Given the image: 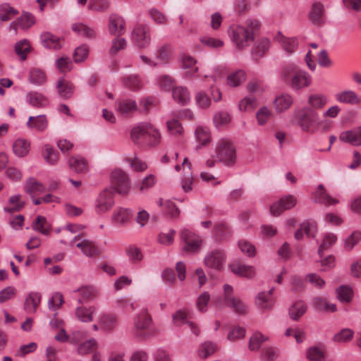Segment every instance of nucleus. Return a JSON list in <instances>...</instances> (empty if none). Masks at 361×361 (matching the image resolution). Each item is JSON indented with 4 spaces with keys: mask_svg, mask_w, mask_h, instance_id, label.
I'll list each match as a JSON object with an SVG mask.
<instances>
[{
    "mask_svg": "<svg viewBox=\"0 0 361 361\" xmlns=\"http://www.w3.org/2000/svg\"><path fill=\"white\" fill-rule=\"evenodd\" d=\"M159 207L162 208L163 212L171 217L176 218L178 216L180 211L176 207L174 203L169 200L160 198L157 202Z\"/></svg>",
    "mask_w": 361,
    "mask_h": 361,
    "instance_id": "obj_48",
    "label": "nucleus"
},
{
    "mask_svg": "<svg viewBox=\"0 0 361 361\" xmlns=\"http://www.w3.org/2000/svg\"><path fill=\"white\" fill-rule=\"evenodd\" d=\"M75 292L78 293V302L80 303L92 300L95 298L97 295L96 289L92 286H83L78 288Z\"/></svg>",
    "mask_w": 361,
    "mask_h": 361,
    "instance_id": "obj_49",
    "label": "nucleus"
},
{
    "mask_svg": "<svg viewBox=\"0 0 361 361\" xmlns=\"http://www.w3.org/2000/svg\"><path fill=\"white\" fill-rule=\"evenodd\" d=\"M257 98L250 94L238 102V107L240 112H251L257 107Z\"/></svg>",
    "mask_w": 361,
    "mask_h": 361,
    "instance_id": "obj_47",
    "label": "nucleus"
},
{
    "mask_svg": "<svg viewBox=\"0 0 361 361\" xmlns=\"http://www.w3.org/2000/svg\"><path fill=\"white\" fill-rule=\"evenodd\" d=\"M68 166L71 169L78 173L86 172L88 168L87 160L80 156L71 157L68 159Z\"/></svg>",
    "mask_w": 361,
    "mask_h": 361,
    "instance_id": "obj_40",
    "label": "nucleus"
},
{
    "mask_svg": "<svg viewBox=\"0 0 361 361\" xmlns=\"http://www.w3.org/2000/svg\"><path fill=\"white\" fill-rule=\"evenodd\" d=\"M126 23L124 19L116 15L111 14L109 18L108 29L111 35H121L124 33Z\"/></svg>",
    "mask_w": 361,
    "mask_h": 361,
    "instance_id": "obj_22",
    "label": "nucleus"
},
{
    "mask_svg": "<svg viewBox=\"0 0 361 361\" xmlns=\"http://www.w3.org/2000/svg\"><path fill=\"white\" fill-rule=\"evenodd\" d=\"M41 302V294L31 292L25 298L24 308L28 313H34Z\"/></svg>",
    "mask_w": 361,
    "mask_h": 361,
    "instance_id": "obj_35",
    "label": "nucleus"
},
{
    "mask_svg": "<svg viewBox=\"0 0 361 361\" xmlns=\"http://www.w3.org/2000/svg\"><path fill=\"white\" fill-rule=\"evenodd\" d=\"M28 80L32 84L42 85L45 83L47 77L42 70L32 68L30 70Z\"/></svg>",
    "mask_w": 361,
    "mask_h": 361,
    "instance_id": "obj_56",
    "label": "nucleus"
},
{
    "mask_svg": "<svg viewBox=\"0 0 361 361\" xmlns=\"http://www.w3.org/2000/svg\"><path fill=\"white\" fill-rule=\"evenodd\" d=\"M114 204L113 192L110 189L102 190L96 200L94 209L97 214H102L109 211Z\"/></svg>",
    "mask_w": 361,
    "mask_h": 361,
    "instance_id": "obj_15",
    "label": "nucleus"
},
{
    "mask_svg": "<svg viewBox=\"0 0 361 361\" xmlns=\"http://www.w3.org/2000/svg\"><path fill=\"white\" fill-rule=\"evenodd\" d=\"M173 55L172 49L169 45H163L158 47L155 51V58L159 64H167Z\"/></svg>",
    "mask_w": 361,
    "mask_h": 361,
    "instance_id": "obj_37",
    "label": "nucleus"
},
{
    "mask_svg": "<svg viewBox=\"0 0 361 361\" xmlns=\"http://www.w3.org/2000/svg\"><path fill=\"white\" fill-rule=\"evenodd\" d=\"M35 23V17L30 13H23L16 21L11 23L10 30H13L15 35L17 34V27L22 30H27Z\"/></svg>",
    "mask_w": 361,
    "mask_h": 361,
    "instance_id": "obj_23",
    "label": "nucleus"
},
{
    "mask_svg": "<svg viewBox=\"0 0 361 361\" xmlns=\"http://www.w3.org/2000/svg\"><path fill=\"white\" fill-rule=\"evenodd\" d=\"M149 16L150 17L151 20L157 25H164L167 24L168 22V18L160 10L152 8L149 10L148 11Z\"/></svg>",
    "mask_w": 361,
    "mask_h": 361,
    "instance_id": "obj_63",
    "label": "nucleus"
},
{
    "mask_svg": "<svg viewBox=\"0 0 361 361\" xmlns=\"http://www.w3.org/2000/svg\"><path fill=\"white\" fill-rule=\"evenodd\" d=\"M32 47L29 41L26 39H21L16 43L15 51L21 61H25L27 54L31 51Z\"/></svg>",
    "mask_w": 361,
    "mask_h": 361,
    "instance_id": "obj_51",
    "label": "nucleus"
},
{
    "mask_svg": "<svg viewBox=\"0 0 361 361\" xmlns=\"http://www.w3.org/2000/svg\"><path fill=\"white\" fill-rule=\"evenodd\" d=\"M312 305L316 310L326 313H333L337 311L335 304L330 303L326 298L320 296L313 298Z\"/></svg>",
    "mask_w": 361,
    "mask_h": 361,
    "instance_id": "obj_33",
    "label": "nucleus"
},
{
    "mask_svg": "<svg viewBox=\"0 0 361 361\" xmlns=\"http://www.w3.org/2000/svg\"><path fill=\"white\" fill-rule=\"evenodd\" d=\"M281 78L295 91L308 87L312 82V76L295 65L284 67L281 72Z\"/></svg>",
    "mask_w": 361,
    "mask_h": 361,
    "instance_id": "obj_3",
    "label": "nucleus"
},
{
    "mask_svg": "<svg viewBox=\"0 0 361 361\" xmlns=\"http://www.w3.org/2000/svg\"><path fill=\"white\" fill-rule=\"evenodd\" d=\"M328 97L322 92H314L308 94L307 105L301 109L298 124L302 131L313 133L316 126L319 123V111L322 110L328 103Z\"/></svg>",
    "mask_w": 361,
    "mask_h": 361,
    "instance_id": "obj_1",
    "label": "nucleus"
},
{
    "mask_svg": "<svg viewBox=\"0 0 361 361\" xmlns=\"http://www.w3.org/2000/svg\"><path fill=\"white\" fill-rule=\"evenodd\" d=\"M118 323V317L114 313H104L99 317L100 328L106 332L115 329Z\"/></svg>",
    "mask_w": 361,
    "mask_h": 361,
    "instance_id": "obj_20",
    "label": "nucleus"
},
{
    "mask_svg": "<svg viewBox=\"0 0 361 361\" xmlns=\"http://www.w3.org/2000/svg\"><path fill=\"white\" fill-rule=\"evenodd\" d=\"M309 361H325L324 351L319 347L310 348L306 353Z\"/></svg>",
    "mask_w": 361,
    "mask_h": 361,
    "instance_id": "obj_64",
    "label": "nucleus"
},
{
    "mask_svg": "<svg viewBox=\"0 0 361 361\" xmlns=\"http://www.w3.org/2000/svg\"><path fill=\"white\" fill-rule=\"evenodd\" d=\"M98 342L94 338L87 339L79 343L76 347V352L80 355H87L96 350Z\"/></svg>",
    "mask_w": 361,
    "mask_h": 361,
    "instance_id": "obj_39",
    "label": "nucleus"
},
{
    "mask_svg": "<svg viewBox=\"0 0 361 361\" xmlns=\"http://www.w3.org/2000/svg\"><path fill=\"white\" fill-rule=\"evenodd\" d=\"M25 201L20 194L11 196L8 200L7 205L4 208L5 212H15L20 211L25 206Z\"/></svg>",
    "mask_w": 361,
    "mask_h": 361,
    "instance_id": "obj_30",
    "label": "nucleus"
},
{
    "mask_svg": "<svg viewBox=\"0 0 361 361\" xmlns=\"http://www.w3.org/2000/svg\"><path fill=\"white\" fill-rule=\"evenodd\" d=\"M339 140L354 147L361 146V126L341 132L339 135Z\"/></svg>",
    "mask_w": 361,
    "mask_h": 361,
    "instance_id": "obj_16",
    "label": "nucleus"
},
{
    "mask_svg": "<svg viewBox=\"0 0 361 361\" xmlns=\"http://www.w3.org/2000/svg\"><path fill=\"white\" fill-rule=\"evenodd\" d=\"M71 247L79 248L82 253L89 257L98 255L99 254V248L94 242L85 238L80 234L75 235L70 243Z\"/></svg>",
    "mask_w": 361,
    "mask_h": 361,
    "instance_id": "obj_12",
    "label": "nucleus"
},
{
    "mask_svg": "<svg viewBox=\"0 0 361 361\" xmlns=\"http://www.w3.org/2000/svg\"><path fill=\"white\" fill-rule=\"evenodd\" d=\"M215 152L219 161L226 165L233 164L235 161V147L228 138H221L216 142Z\"/></svg>",
    "mask_w": 361,
    "mask_h": 361,
    "instance_id": "obj_5",
    "label": "nucleus"
},
{
    "mask_svg": "<svg viewBox=\"0 0 361 361\" xmlns=\"http://www.w3.org/2000/svg\"><path fill=\"white\" fill-rule=\"evenodd\" d=\"M275 300L269 297L268 293H259L255 298V304L262 310H270L274 305Z\"/></svg>",
    "mask_w": 361,
    "mask_h": 361,
    "instance_id": "obj_41",
    "label": "nucleus"
},
{
    "mask_svg": "<svg viewBox=\"0 0 361 361\" xmlns=\"http://www.w3.org/2000/svg\"><path fill=\"white\" fill-rule=\"evenodd\" d=\"M56 90L59 95L63 99L70 98L73 92L72 84L63 78H61L56 82Z\"/></svg>",
    "mask_w": 361,
    "mask_h": 361,
    "instance_id": "obj_38",
    "label": "nucleus"
},
{
    "mask_svg": "<svg viewBox=\"0 0 361 361\" xmlns=\"http://www.w3.org/2000/svg\"><path fill=\"white\" fill-rule=\"evenodd\" d=\"M195 136L200 146L206 145L211 141V134L207 127L197 126L195 131Z\"/></svg>",
    "mask_w": 361,
    "mask_h": 361,
    "instance_id": "obj_52",
    "label": "nucleus"
},
{
    "mask_svg": "<svg viewBox=\"0 0 361 361\" xmlns=\"http://www.w3.org/2000/svg\"><path fill=\"white\" fill-rule=\"evenodd\" d=\"M273 116L272 110L267 106H261L255 114L257 125L260 126H265Z\"/></svg>",
    "mask_w": 361,
    "mask_h": 361,
    "instance_id": "obj_50",
    "label": "nucleus"
},
{
    "mask_svg": "<svg viewBox=\"0 0 361 361\" xmlns=\"http://www.w3.org/2000/svg\"><path fill=\"white\" fill-rule=\"evenodd\" d=\"M34 230L40 232L44 235H47L50 231V224L47 219L42 216H38L32 224Z\"/></svg>",
    "mask_w": 361,
    "mask_h": 361,
    "instance_id": "obj_61",
    "label": "nucleus"
},
{
    "mask_svg": "<svg viewBox=\"0 0 361 361\" xmlns=\"http://www.w3.org/2000/svg\"><path fill=\"white\" fill-rule=\"evenodd\" d=\"M233 42L239 49L247 47L254 39L252 32L243 25H233L228 30Z\"/></svg>",
    "mask_w": 361,
    "mask_h": 361,
    "instance_id": "obj_6",
    "label": "nucleus"
},
{
    "mask_svg": "<svg viewBox=\"0 0 361 361\" xmlns=\"http://www.w3.org/2000/svg\"><path fill=\"white\" fill-rule=\"evenodd\" d=\"M293 97L289 93H281L277 95L273 101L276 112L279 114L288 111L293 104Z\"/></svg>",
    "mask_w": 361,
    "mask_h": 361,
    "instance_id": "obj_17",
    "label": "nucleus"
},
{
    "mask_svg": "<svg viewBox=\"0 0 361 361\" xmlns=\"http://www.w3.org/2000/svg\"><path fill=\"white\" fill-rule=\"evenodd\" d=\"M231 271L240 276L252 279L255 275V269L251 265L242 264L239 262H234L229 264Z\"/></svg>",
    "mask_w": 361,
    "mask_h": 361,
    "instance_id": "obj_24",
    "label": "nucleus"
},
{
    "mask_svg": "<svg viewBox=\"0 0 361 361\" xmlns=\"http://www.w3.org/2000/svg\"><path fill=\"white\" fill-rule=\"evenodd\" d=\"M269 340L267 335L262 334L259 331L255 332L250 338L249 348L251 350H257L261 345Z\"/></svg>",
    "mask_w": 361,
    "mask_h": 361,
    "instance_id": "obj_62",
    "label": "nucleus"
},
{
    "mask_svg": "<svg viewBox=\"0 0 361 361\" xmlns=\"http://www.w3.org/2000/svg\"><path fill=\"white\" fill-rule=\"evenodd\" d=\"M116 110L122 115H128L137 110V104L133 99H121L116 102Z\"/></svg>",
    "mask_w": 361,
    "mask_h": 361,
    "instance_id": "obj_29",
    "label": "nucleus"
},
{
    "mask_svg": "<svg viewBox=\"0 0 361 361\" xmlns=\"http://www.w3.org/2000/svg\"><path fill=\"white\" fill-rule=\"evenodd\" d=\"M276 39L281 43L283 49L289 54L293 53L298 47V41L295 37H286L279 33Z\"/></svg>",
    "mask_w": 361,
    "mask_h": 361,
    "instance_id": "obj_54",
    "label": "nucleus"
},
{
    "mask_svg": "<svg viewBox=\"0 0 361 361\" xmlns=\"http://www.w3.org/2000/svg\"><path fill=\"white\" fill-rule=\"evenodd\" d=\"M226 261L225 252L221 249H214L208 252L204 258V264L207 267L217 271L223 269Z\"/></svg>",
    "mask_w": 361,
    "mask_h": 361,
    "instance_id": "obj_13",
    "label": "nucleus"
},
{
    "mask_svg": "<svg viewBox=\"0 0 361 361\" xmlns=\"http://www.w3.org/2000/svg\"><path fill=\"white\" fill-rule=\"evenodd\" d=\"M180 238L182 242L183 252L186 253H195L200 250L202 240L199 235L189 228H182L180 231Z\"/></svg>",
    "mask_w": 361,
    "mask_h": 361,
    "instance_id": "obj_9",
    "label": "nucleus"
},
{
    "mask_svg": "<svg viewBox=\"0 0 361 361\" xmlns=\"http://www.w3.org/2000/svg\"><path fill=\"white\" fill-rule=\"evenodd\" d=\"M270 47V41L267 38L259 39L252 49V56L255 61L262 58Z\"/></svg>",
    "mask_w": 361,
    "mask_h": 361,
    "instance_id": "obj_32",
    "label": "nucleus"
},
{
    "mask_svg": "<svg viewBox=\"0 0 361 361\" xmlns=\"http://www.w3.org/2000/svg\"><path fill=\"white\" fill-rule=\"evenodd\" d=\"M49 126V121L45 114H41L35 116H30L26 123V126L31 130L37 132L45 131Z\"/></svg>",
    "mask_w": 361,
    "mask_h": 361,
    "instance_id": "obj_21",
    "label": "nucleus"
},
{
    "mask_svg": "<svg viewBox=\"0 0 361 361\" xmlns=\"http://www.w3.org/2000/svg\"><path fill=\"white\" fill-rule=\"evenodd\" d=\"M336 100L339 103L356 105L360 103V99L353 90H344L335 94Z\"/></svg>",
    "mask_w": 361,
    "mask_h": 361,
    "instance_id": "obj_27",
    "label": "nucleus"
},
{
    "mask_svg": "<svg viewBox=\"0 0 361 361\" xmlns=\"http://www.w3.org/2000/svg\"><path fill=\"white\" fill-rule=\"evenodd\" d=\"M246 80V73L239 69L230 73L226 78V84L231 87H236L243 84Z\"/></svg>",
    "mask_w": 361,
    "mask_h": 361,
    "instance_id": "obj_44",
    "label": "nucleus"
},
{
    "mask_svg": "<svg viewBox=\"0 0 361 361\" xmlns=\"http://www.w3.org/2000/svg\"><path fill=\"white\" fill-rule=\"evenodd\" d=\"M307 311L306 304L301 300L295 302L289 308V316L293 320L298 319Z\"/></svg>",
    "mask_w": 361,
    "mask_h": 361,
    "instance_id": "obj_53",
    "label": "nucleus"
},
{
    "mask_svg": "<svg viewBox=\"0 0 361 361\" xmlns=\"http://www.w3.org/2000/svg\"><path fill=\"white\" fill-rule=\"evenodd\" d=\"M233 288L230 285L224 286V302L226 305L232 309L233 312L238 314H245L247 312V307L246 304L240 298L234 297Z\"/></svg>",
    "mask_w": 361,
    "mask_h": 361,
    "instance_id": "obj_11",
    "label": "nucleus"
},
{
    "mask_svg": "<svg viewBox=\"0 0 361 361\" xmlns=\"http://www.w3.org/2000/svg\"><path fill=\"white\" fill-rule=\"evenodd\" d=\"M172 95L173 99L181 105L187 104L190 100L188 89L182 86L174 87L172 91Z\"/></svg>",
    "mask_w": 361,
    "mask_h": 361,
    "instance_id": "obj_46",
    "label": "nucleus"
},
{
    "mask_svg": "<svg viewBox=\"0 0 361 361\" xmlns=\"http://www.w3.org/2000/svg\"><path fill=\"white\" fill-rule=\"evenodd\" d=\"M95 312V307L90 306L86 307H78L75 310L76 318L82 322H90L93 320V315Z\"/></svg>",
    "mask_w": 361,
    "mask_h": 361,
    "instance_id": "obj_45",
    "label": "nucleus"
},
{
    "mask_svg": "<svg viewBox=\"0 0 361 361\" xmlns=\"http://www.w3.org/2000/svg\"><path fill=\"white\" fill-rule=\"evenodd\" d=\"M361 241V231H354L343 240V248L346 252L352 251Z\"/></svg>",
    "mask_w": 361,
    "mask_h": 361,
    "instance_id": "obj_42",
    "label": "nucleus"
},
{
    "mask_svg": "<svg viewBox=\"0 0 361 361\" xmlns=\"http://www.w3.org/2000/svg\"><path fill=\"white\" fill-rule=\"evenodd\" d=\"M29 104L36 108H44L49 104L48 98L37 92H30L26 96Z\"/></svg>",
    "mask_w": 361,
    "mask_h": 361,
    "instance_id": "obj_28",
    "label": "nucleus"
},
{
    "mask_svg": "<svg viewBox=\"0 0 361 361\" xmlns=\"http://www.w3.org/2000/svg\"><path fill=\"white\" fill-rule=\"evenodd\" d=\"M152 316L147 311H142L133 319V327L135 334L140 338H147L157 332L153 326Z\"/></svg>",
    "mask_w": 361,
    "mask_h": 361,
    "instance_id": "obj_4",
    "label": "nucleus"
},
{
    "mask_svg": "<svg viewBox=\"0 0 361 361\" xmlns=\"http://www.w3.org/2000/svg\"><path fill=\"white\" fill-rule=\"evenodd\" d=\"M175 170L180 173L179 184L185 193L190 192L193 188V175L192 171V164L188 158L185 157L181 164H177L175 166Z\"/></svg>",
    "mask_w": 361,
    "mask_h": 361,
    "instance_id": "obj_7",
    "label": "nucleus"
},
{
    "mask_svg": "<svg viewBox=\"0 0 361 361\" xmlns=\"http://www.w3.org/2000/svg\"><path fill=\"white\" fill-rule=\"evenodd\" d=\"M31 149V143L30 140L19 137L15 140L13 143V151L18 157H26Z\"/></svg>",
    "mask_w": 361,
    "mask_h": 361,
    "instance_id": "obj_26",
    "label": "nucleus"
},
{
    "mask_svg": "<svg viewBox=\"0 0 361 361\" xmlns=\"http://www.w3.org/2000/svg\"><path fill=\"white\" fill-rule=\"evenodd\" d=\"M217 350V345L216 343L206 341L202 343L197 350V355L199 357L205 359L213 355Z\"/></svg>",
    "mask_w": 361,
    "mask_h": 361,
    "instance_id": "obj_55",
    "label": "nucleus"
},
{
    "mask_svg": "<svg viewBox=\"0 0 361 361\" xmlns=\"http://www.w3.org/2000/svg\"><path fill=\"white\" fill-rule=\"evenodd\" d=\"M42 154L46 163L51 166L55 165L59 159V152L50 145H44Z\"/></svg>",
    "mask_w": 361,
    "mask_h": 361,
    "instance_id": "obj_43",
    "label": "nucleus"
},
{
    "mask_svg": "<svg viewBox=\"0 0 361 361\" xmlns=\"http://www.w3.org/2000/svg\"><path fill=\"white\" fill-rule=\"evenodd\" d=\"M130 39L138 49L147 48L152 41L150 27L145 24L136 25L132 30Z\"/></svg>",
    "mask_w": 361,
    "mask_h": 361,
    "instance_id": "obj_8",
    "label": "nucleus"
},
{
    "mask_svg": "<svg viewBox=\"0 0 361 361\" xmlns=\"http://www.w3.org/2000/svg\"><path fill=\"white\" fill-rule=\"evenodd\" d=\"M179 61L183 69H191V75L197 72L198 68L195 66L197 61L192 56L187 54H182L180 56Z\"/></svg>",
    "mask_w": 361,
    "mask_h": 361,
    "instance_id": "obj_60",
    "label": "nucleus"
},
{
    "mask_svg": "<svg viewBox=\"0 0 361 361\" xmlns=\"http://www.w3.org/2000/svg\"><path fill=\"white\" fill-rule=\"evenodd\" d=\"M211 300L210 294L207 292L201 293L196 298L195 306L200 312L204 313L208 310Z\"/></svg>",
    "mask_w": 361,
    "mask_h": 361,
    "instance_id": "obj_58",
    "label": "nucleus"
},
{
    "mask_svg": "<svg viewBox=\"0 0 361 361\" xmlns=\"http://www.w3.org/2000/svg\"><path fill=\"white\" fill-rule=\"evenodd\" d=\"M324 8L322 4L316 2L313 4L309 14L310 21L315 25H320L324 20Z\"/></svg>",
    "mask_w": 361,
    "mask_h": 361,
    "instance_id": "obj_34",
    "label": "nucleus"
},
{
    "mask_svg": "<svg viewBox=\"0 0 361 361\" xmlns=\"http://www.w3.org/2000/svg\"><path fill=\"white\" fill-rule=\"evenodd\" d=\"M312 198L314 202L326 206L334 205L338 202L336 199L333 198L326 192L323 185H318L317 190L312 193Z\"/></svg>",
    "mask_w": 361,
    "mask_h": 361,
    "instance_id": "obj_19",
    "label": "nucleus"
},
{
    "mask_svg": "<svg viewBox=\"0 0 361 361\" xmlns=\"http://www.w3.org/2000/svg\"><path fill=\"white\" fill-rule=\"evenodd\" d=\"M111 185L109 188L112 192H116L121 195H126L130 190L128 176L123 171L116 169L111 175Z\"/></svg>",
    "mask_w": 361,
    "mask_h": 361,
    "instance_id": "obj_10",
    "label": "nucleus"
},
{
    "mask_svg": "<svg viewBox=\"0 0 361 361\" xmlns=\"http://www.w3.org/2000/svg\"><path fill=\"white\" fill-rule=\"evenodd\" d=\"M231 121V115L226 111H219L213 116L214 125L216 128H221L229 124Z\"/></svg>",
    "mask_w": 361,
    "mask_h": 361,
    "instance_id": "obj_57",
    "label": "nucleus"
},
{
    "mask_svg": "<svg viewBox=\"0 0 361 361\" xmlns=\"http://www.w3.org/2000/svg\"><path fill=\"white\" fill-rule=\"evenodd\" d=\"M40 42L47 49H59L62 47L61 39L49 32L41 34Z\"/></svg>",
    "mask_w": 361,
    "mask_h": 361,
    "instance_id": "obj_25",
    "label": "nucleus"
},
{
    "mask_svg": "<svg viewBox=\"0 0 361 361\" xmlns=\"http://www.w3.org/2000/svg\"><path fill=\"white\" fill-rule=\"evenodd\" d=\"M130 137L135 144L140 143V140L143 139L149 146H157L161 141L159 130L148 121L140 122L135 125L131 130Z\"/></svg>",
    "mask_w": 361,
    "mask_h": 361,
    "instance_id": "obj_2",
    "label": "nucleus"
},
{
    "mask_svg": "<svg viewBox=\"0 0 361 361\" xmlns=\"http://www.w3.org/2000/svg\"><path fill=\"white\" fill-rule=\"evenodd\" d=\"M298 202L297 197L293 195H286L283 196L276 202L273 203L270 207L271 215L278 216L283 211L288 210L294 207Z\"/></svg>",
    "mask_w": 361,
    "mask_h": 361,
    "instance_id": "obj_14",
    "label": "nucleus"
},
{
    "mask_svg": "<svg viewBox=\"0 0 361 361\" xmlns=\"http://www.w3.org/2000/svg\"><path fill=\"white\" fill-rule=\"evenodd\" d=\"M336 297L341 302H349L353 295L352 288L348 286H341L336 290Z\"/></svg>",
    "mask_w": 361,
    "mask_h": 361,
    "instance_id": "obj_59",
    "label": "nucleus"
},
{
    "mask_svg": "<svg viewBox=\"0 0 361 361\" xmlns=\"http://www.w3.org/2000/svg\"><path fill=\"white\" fill-rule=\"evenodd\" d=\"M133 214V212L130 209L118 207L112 213L111 221L116 225L124 226L130 221Z\"/></svg>",
    "mask_w": 361,
    "mask_h": 361,
    "instance_id": "obj_18",
    "label": "nucleus"
},
{
    "mask_svg": "<svg viewBox=\"0 0 361 361\" xmlns=\"http://www.w3.org/2000/svg\"><path fill=\"white\" fill-rule=\"evenodd\" d=\"M338 240V236L332 232H325L322 234L321 244L318 248V254L322 256L324 250L331 248Z\"/></svg>",
    "mask_w": 361,
    "mask_h": 361,
    "instance_id": "obj_36",
    "label": "nucleus"
},
{
    "mask_svg": "<svg viewBox=\"0 0 361 361\" xmlns=\"http://www.w3.org/2000/svg\"><path fill=\"white\" fill-rule=\"evenodd\" d=\"M24 189L31 197L43 193L45 191V186L36 178L30 177L27 179Z\"/></svg>",
    "mask_w": 361,
    "mask_h": 361,
    "instance_id": "obj_31",
    "label": "nucleus"
}]
</instances>
